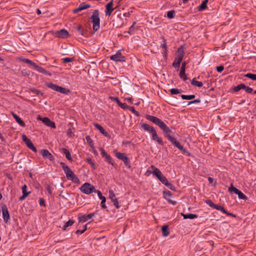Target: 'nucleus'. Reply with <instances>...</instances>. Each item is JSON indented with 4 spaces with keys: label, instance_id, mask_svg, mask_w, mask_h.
Masks as SVG:
<instances>
[{
    "label": "nucleus",
    "instance_id": "nucleus-57",
    "mask_svg": "<svg viewBox=\"0 0 256 256\" xmlns=\"http://www.w3.org/2000/svg\"><path fill=\"white\" fill-rule=\"evenodd\" d=\"M129 110L137 116H140V113L135 110L134 106L130 107Z\"/></svg>",
    "mask_w": 256,
    "mask_h": 256
},
{
    "label": "nucleus",
    "instance_id": "nucleus-14",
    "mask_svg": "<svg viewBox=\"0 0 256 256\" xmlns=\"http://www.w3.org/2000/svg\"><path fill=\"white\" fill-rule=\"evenodd\" d=\"M150 134L152 135V138L153 140L156 141L158 144L161 146L164 145V142H162V138L158 136L156 130L151 132Z\"/></svg>",
    "mask_w": 256,
    "mask_h": 256
},
{
    "label": "nucleus",
    "instance_id": "nucleus-40",
    "mask_svg": "<svg viewBox=\"0 0 256 256\" xmlns=\"http://www.w3.org/2000/svg\"><path fill=\"white\" fill-rule=\"evenodd\" d=\"M228 190L230 192H234L236 194L240 191V190L237 188L233 186L232 184H231L230 186L228 188Z\"/></svg>",
    "mask_w": 256,
    "mask_h": 256
},
{
    "label": "nucleus",
    "instance_id": "nucleus-31",
    "mask_svg": "<svg viewBox=\"0 0 256 256\" xmlns=\"http://www.w3.org/2000/svg\"><path fill=\"white\" fill-rule=\"evenodd\" d=\"M151 168L153 170L152 171V174L154 175L156 177L160 174H161V171L158 168H157L155 167L153 165L151 166Z\"/></svg>",
    "mask_w": 256,
    "mask_h": 256
},
{
    "label": "nucleus",
    "instance_id": "nucleus-4",
    "mask_svg": "<svg viewBox=\"0 0 256 256\" xmlns=\"http://www.w3.org/2000/svg\"><path fill=\"white\" fill-rule=\"evenodd\" d=\"M80 189L83 193L86 194H89L95 190L94 186L88 182L83 184Z\"/></svg>",
    "mask_w": 256,
    "mask_h": 256
},
{
    "label": "nucleus",
    "instance_id": "nucleus-18",
    "mask_svg": "<svg viewBox=\"0 0 256 256\" xmlns=\"http://www.w3.org/2000/svg\"><path fill=\"white\" fill-rule=\"evenodd\" d=\"M178 148L183 154H186L188 156H191V154L183 147V146L177 140L176 144H174Z\"/></svg>",
    "mask_w": 256,
    "mask_h": 256
},
{
    "label": "nucleus",
    "instance_id": "nucleus-9",
    "mask_svg": "<svg viewBox=\"0 0 256 256\" xmlns=\"http://www.w3.org/2000/svg\"><path fill=\"white\" fill-rule=\"evenodd\" d=\"M2 210L4 220L6 223H7L8 220L10 219V216L8 208L6 204H4L2 205Z\"/></svg>",
    "mask_w": 256,
    "mask_h": 256
},
{
    "label": "nucleus",
    "instance_id": "nucleus-53",
    "mask_svg": "<svg viewBox=\"0 0 256 256\" xmlns=\"http://www.w3.org/2000/svg\"><path fill=\"white\" fill-rule=\"evenodd\" d=\"M243 90H244L248 94H251L253 91V89L252 88L246 86L244 84V86Z\"/></svg>",
    "mask_w": 256,
    "mask_h": 256
},
{
    "label": "nucleus",
    "instance_id": "nucleus-36",
    "mask_svg": "<svg viewBox=\"0 0 256 256\" xmlns=\"http://www.w3.org/2000/svg\"><path fill=\"white\" fill-rule=\"evenodd\" d=\"M136 22H134L130 26L129 28L128 33L132 35L133 34L135 30H136V28H134V25L136 24Z\"/></svg>",
    "mask_w": 256,
    "mask_h": 256
},
{
    "label": "nucleus",
    "instance_id": "nucleus-38",
    "mask_svg": "<svg viewBox=\"0 0 256 256\" xmlns=\"http://www.w3.org/2000/svg\"><path fill=\"white\" fill-rule=\"evenodd\" d=\"M86 161L91 166L94 170L96 168L94 163L92 161V160L90 157L87 158Z\"/></svg>",
    "mask_w": 256,
    "mask_h": 256
},
{
    "label": "nucleus",
    "instance_id": "nucleus-48",
    "mask_svg": "<svg viewBox=\"0 0 256 256\" xmlns=\"http://www.w3.org/2000/svg\"><path fill=\"white\" fill-rule=\"evenodd\" d=\"M62 62L66 64L72 62L74 60V58H65L62 59Z\"/></svg>",
    "mask_w": 256,
    "mask_h": 256
},
{
    "label": "nucleus",
    "instance_id": "nucleus-8",
    "mask_svg": "<svg viewBox=\"0 0 256 256\" xmlns=\"http://www.w3.org/2000/svg\"><path fill=\"white\" fill-rule=\"evenodd\" d=\"M38 119L42 121V122L44 123L46 126H50L54 128H56L55 123L54 122L50 120L47 117L41 118L40 116H38Z\"/></svg>",
    "mask_w": 256,
    "mask_h": 256
},
{
    "label": "nucleus",
    "instance_id": "nucleus-17",
    "mask_svg": "<svg viewBox=\"0 0 256 256\" xmlns=\"http://www.w3.org/2000/svg\"><path fill=\"white\" fill-rule=\"evenodd\" d=\"M56 36L60 38H67L69 36L68 32L65 29H62L56 32Z\"/></svg>",
    "mask_w": 256,
    "mask_h": 256
},
{
    "label": "nucleus",
    "instance_id": "nucleus-49",
    "mask_svg": "<svg viewBox=\"0 0 256 256\" xmlns=\"http://www.w3.org/2000/svg\"><path fill=\"white\" fill-rule=\"evenodd\" d=\"M238 195V198L242 200H246L247 198L245 194H244L240 190L236 194Z\"/></svg>",
    "mask_w": 256,
    "mask_h": 256
},
{
    "label": "nucleus",
    "instance_id": "nucleus-51",
    "mask_svg": "<svg viewBox=\"0 0 256 256\" xmlns=\"http://www.w3.org/2000/svg\"><path fill=\"white\" fill-rule=\"evenodd\" d=\"M215 209L217 210H220L221 212H222L223 213L224 212H226V210L224 209V208L223 207V206H221L220 205H218V204H216V206L214 207Z\"/></svg>",
    "mask_w": 256,
    "mask_h": 256
},
{
    "label": "nucleus",
    "instance_id": "nucleus-55",
    "mask_svg": "<svg viewBox=\"0 0 256 256\" xmlns=\"http://www.w3.org/2000/svg\"><path fill=\"white\" fill-rule=\"evenodd\" d=\"M108 193H109V198L110 199L111 201L112 202L115 198H114L115 194L112 190H110L108 192Z\"/></svg>",
    "mask_w": 256,
    "mask_h": 256
},
{
    "label": "nucleus",
    "instance_id": "nucleus-64",
    "mask_svg": "<svg viewBox=\"0 0 256 256\" xmlns=\"http://www.w3.org/2000/svg\"><path fill=\"white\" fill-rule=\"evenodd\" d=\"M216 70L218 72H221L224 69V67L222 66H218L216 68Z\"/></svg>",
    "mask_w": 256,
    "mask_h": 256
},
{
    "label": "nucleus",
    "instance_id": "nucleus-28",
    "mask_svg": "<svg viewBox=\"0 0 256 256\" xmlns=\"http://www.w3.org/2000/svg\"><path fill=\"white\" fill-rule=\"evenodd\" d=\"M208 0H204L201 4L198 6V10L199 11H202L206 10L207 8V4Z\"/></svg>",
    "mask_w": 256,
    "mask_h": 256
},
{
    "label": "nucleus",
    "instance_id": "nucleus-50",
    "mask_svg": "<svg viewBox=\"0 0 256 256\" xmlns=\"http://www.w3.org/2000/svg\"><path fill=\"white\" fill-rule=\"evenodd\" d=\"M205 202L210 207L214 208L216 204H214L211 200H205Z\"/></svg>",
    "mask_w": 256,
    "mask_h": 256
},
{
    "label": "nucleus",
    "instance_id": "nucleus-45",
    "mask_svg": "<svg viewBox=\"0 0 256 256\" xmlns=\"http://www.w3.org/2000/svg\"><path fill=\"white\" fill-rule=\"evenodd\" d=\"M86 140L89 146L91 147L94 146V142L92 139L91 138L90 136H86Z\"/></svg>",
    "mask_w": 256,
    "mask_h": 256
},
{
    "label": "nucleus",
    "instance_id": "nucleus-1",
    "mask_svg": "<svg viewBox=\"0 0 256 256\" xmlns=\"http://www.w3.org/2000/svg\"><path fill=\"white\" fill-rule=\"evenodd\" d=\"M145 118L146 120L152 122L158 126L163 132L164 136L172 144L177 142L176 138L170 135L172 132V130L168 127L163 121L158 117L151 116L150 114H146Z\"/></svg>",
    "mask_w": 256,
    "mask_h": 256
},
{
    "label": "nucleus",
    "instance_id": "nucleus-56",
    "mask_svg": "<svg viewBox=\"0 0 256 256\" xmlns=\"http://www.w3.org/2000/svg\"><path fill=\"white\" fill-rule=\"evenodd\" d=\"M27 146L30 150H32L33 152H37V149L34 146L32 142L31 143L29 144L28 146Z\"/></svg>",
    "mask_w": 256,
    "mask_h": 256
},
{
    "label": "nucleus",
    "instance_id": "nucleus-61",
    "mask_svg": "<svg viewBox=\"0 0 256 256\" xmlns=\"http://www.w3.org/2000/svg\"><path fill=\"white\" fill-rule=\"evenodd\" d=\"M200 102H201V100L200 99H196V100H194L192 101L188 102V105H190V104H196V103H200Z\"/></svg>",
    "mask_w": 256,
    "mask_h": 256
},
{
    "label": "nucleus",
    "instance_id": "nucleus-13",
    "mask_svg": "<svg viewBox=\"0 0 256 256\" xmlns=\"http://www.w3.org/2000/svg\"><path fill=\"white\" fill-rule=\"evenodd\" d=\"M94 213H90L88 215H85L80 214L78 215V221L79 222H86L88 220L91 219L94 216Z\"/></svg>",
    "mask_w": 256,
    "mask_h": 256
},
{
    "label": "nucleus",
    "instance_id": "nucleus-11",
    "mask_svg": "<svg viewBox=\"0 0 256 256\" xmlns=\"http://www.w3.org/2000/svg\"><path fill=\"white\" fill-rule=\"evenodd\" d=\"M164 198L170 204L174 206L176 204V201L172 200L170 198L172 196V194L169 190H164L163 192Z\"/></svg>",
    "mask_w": 256,
    "mask_h": 256
},
{
    "label": "nucleus",
    "instance_id": "nucleus-6",
    "mask_svg": "<svg viewBox=\"0 0 256 256\" xmlns=\"http://www.w3.org/2000/svg\"><path fill=\"white\" fill-rule=\"evenodd\" d=\"M110 58L116 62H124L126 61V57L122 55L120 50L118 51L116 54L110 56Z\"/></svg>",
    "mask_w": 256,
    "mask_h": 256
},
{
    "label": "nucleus",
    "instance_id": "nucleus-2",
    "mask_svg": "<svg viewBox=\"0 0 256 256\" xmlns=\"http://www.w3.org/2000/svg\"><path fill=\"white\" fill-rule=\"evenodd\" d=\"M100 12L98 10H95L90 17L92 23V29L94 32H96L100 27Z\"/></svg>",
    "mask_w": 256,
    "mask_h": 256
},
{
    "label": "nucleus",
    "instance_id": "nucleus-22",
    "mask_svg": "<svg viewBox=\"0 0 256 256\" xmlns=\"http://www.w3.org/2000/svg\"><path fill=\"white\" fill-rule=\"evenodd\" d=\"M141 127L144 130L148 132L150 134L155 130V128L153 126L146 124H142L141 125Z\"/></svg>",
    "mask_w": 256,
    "mask_h": 256
},
{
    "label": "nucleus",
    "instance_id": "nucleus-5",
    "mask_svg": "<svg viewBox=\"0 0 256 256\" xmlns=\"http://www.w3.org/2000/svg\"><path fill=\"white\" fill-rule=\"evenodd\" d=\"M60 165L62 166V170L66 175V177L70 180L75 174L64 162H60Z\"/></svg>",
    "mask_w": 256,
    "mask_h": 256
},
{
    "label": "nucleus",
    "instance_id": "nucleus-54",
    "mask_svg": "<svg viewBox=\"0 0 256 256\" xmlns=\"http://www.w3.org/2000/svg\"><path fill=\"white\" fill-rule=\"evenodd\" d=\"M70 180L76 184H79L80 182L79 178L75 174Z\"/></svg>",
    "mask_w": 256,
    "mask_h": 256
},
{
    "label": "nucleus",
    "instance_id": "nucleus-21",
    "mask_svg": "<svg viewBox=\"0 0 256 256\" xmlns=\"http://www.w3.org/2000/svg\"><path fill=\"white\" fill-rule=\"evenodd\" d=\"M182 56H176L173 62L172 66L176 68H178L180 66V64L182 61Z\"/></svg>",
    "mask_w": 256,
    "mask_h": 256
},
{
    "label": "nucleus",
    "instance_id": "nucleus-29",
    "mask_svg": "<svg viewBox=\"0 0 256 256\" xmlns=\"http://www.w3.org/2000/svg\"><path fill=\"white\" fill-rule=\"evenodd\" d=\"M186 64V62H184L182 63V66L180 68V77H182V76H184L185 74Z\"/></svg>",
    "mask_w": 256,
    "mask_h": 256
},
{
    "label": "nucleus",
    "instance_id": "nucleus-27",
    "mask_svg": "<svg viewBox=\"0 0 256 256\" xmlns=\"http://www.w3.org/2000/svg\"><path fill=\"white\" fill-rule=\"evenodd\" d=\"M20 60L24 62L29 64L30 66H32L34 67V68L36 65V64L35 62H34L32 61L31 60H30L28 58H20Z\"/></svg>",
    "mask_w": 256,
    "mask_h": 256
},
{
    "label": "nucleus",
    "instance_id": "nucleus-33",
    "mask_svg": "<svg viewBox=\"0 0 256 256\" xmlns=\"http://www.w3.org/2000/svg\"><path fill=\"white\" fill-rule=\"evenodd\" d=\"M180 96L182 100H190L194 99L196 96L194 94H190V95L182 94Z\"/></svg>",
    "mask_w": 256,
    "mask_h": 256
},
{
    "label": "nucleus",
    "instance_id": "nucleus-16",
    "mask_svg": "<svg viewBox=\"0 0 256 256\" xmlns=\"http://www.w3.org/2000/svg\"><path fill=\"white\" fill-rule=\"evenodd\" d=\"M110 98L111 100H112L116 102L118 106H120L121 108L124 110H126L129 108L126 103H122L118 97L110 96Z\"/></svg>",
    "mask_w": 256,
    "mask_h": 256
},
{
    "label": "nucleus",
    "instance_id": "nucleus-41",
    "mask_svg": "<svg viewBox=\"0 0 256 256\" xmlns=\"http://www.w3.org/2000/svg\"><path fill=\"white\" fill-rule=\"evenodd\" d=\"M30 91L34 94H36L38 96H43L44 94L41 92L40 90H37L35 88H32L30 89Z\"/></svg>",
    "mask_w": 256,
    "mask_h": 256
},
{
    "label": "nucleus",
    "instance_id": "nucleus-58",
    "mask_svg": "<svg viewBox=\"0 0 256 256\" xmlns=\"http://www.w3.org/2000/svg\"><path fill=\"white\" fill-rule=\"evenodd\" d=\"M45 187H46V190L48 191V194H50V195H52V192L51 190V188H50V186L48 184H45Z\"/></svg>",
    "mask_w": 256,
    "mask_h": 256
},
{
    "label": "nucleus",
    "instance_id": "nucleus-63",
    "mask_svg": "<svg viewBox=\"0 0 256 256\" xmlns=\"http://www.w3.org/2000/svg\"><path fill=\"white\" fill-rule=\"evenodd\" d=\"M26 188H27V186L26 184H24L22 186V194H28L30 192H27L26 190Z\"/></svg>",
    "mask_w": 256,
    "mask_h": 256
},
{
    "label": "nucleus",
    "instance_id": "nucleus-34",
    "mask_svg": "<svg viewBox=\"0 0 256 256\" xmlns=\"http://www.w3.org/2000/svg\"><path fill=\"white\" fill-rule=\"evenodd\" d=\"M244 77L248 78L252 80H256V74L248 73L246 74H244Z\"/></svg>",
    "mask_w": 256,
    "mask_h": 256
},
{
    "label": "nucleus",
    "instance_id": "nucleus-3",
    "mask_svg": "<svg viewBox=\"0 0 256 256\" xmlns=\"http://www.w3.org/2000/svg\"><path fill=\"white\" fill-rule=\"evenodd\" d=\"M114 154L117 158L123 161L126 166L128 168H130V158L126 156V154L125 153H121L117 150H115L114 151Z\"/></svg>",
    "mask_w": 256,
    "mask_h": 256
},
{
    "label": "nucleus",
    "instance_id": "nucleus-37",
    "mask_svg": "<svg viewBox=\"0 0 256 256\" xmlns=\"http://www.w3.org/2000/svg\"><path fill=\"white\" fill-rule=\"evenodd\" d=\"M244 84H238L236 86H234L232 89L234 92H238L240 91V90H243L244 88Z\"/></svg>",
    "mask_w": 256,
    "mask_h": 256
},
{
    "label": "nucleus",
    "instance_id": "nucleus-32",
    "mask_svg": "<svg viewBox=\"0 0 256 256\" xmlns=\"http://www.w3.org/2000/svg\"><path fill=\"white\" fill-rule=\"evenodd\" d=\"M46 86L48 88H50L55 91L57 90L58 87V86L57 84H54L52 82H48L46 84Z\"/></svg>",
    "mask_w": 256,
    "mask_h": 256
},
{
    "label": "nucleus",
    "instance_id": "nucleus-30",
    "mask_svg": "<svg viewBox=\"0 0 256 256\" xmlns=\"http://www.w3.org/2000/svg\"><path fill=\"white\" fill-rule=\"evenodd\" d=\"M191 84L193 86H196L198 88H200L203 86V84L201 82H198L196 80L195 78H193L191 82Z\"/></svg>",
    "mask_w": 256,
    "mask_h": 256
},
{
    "label": "nucleus",
    "instance_id": "nucleus-60",
    "mask_svg": "<svg viewBox=\"0 0 256 256\" xmlns=\"http://www.w3.org/2000/svg\"><path fill=\"white\" fill-rule=\"evenodd\" d=\"M112 202H113V204L116 208H120L119 203L117 198H114V200Z\"/></svg>",
    "mask_w": 256,
    "mask_h": 256
},
{
    "label": "nucleus",
    "instance_id": "nucleus-62",
    "mask_svg": "<svg viewBox=\"0 0 256 256\" xmlns=\"http://www.w3.org/2000/svg\"><path fill=\"white\" fill-rule=\"evenodd\" d=\"M34 69L37 71H38L40 73H42L43 70H44V68L41 67V66H38V65H36V66H35V68H34Z\"/></svg>",
    "mask_w": 256,
    "mask_h": 256
},
{
    "label": "nucleus",
    "instance_id": "nucleus-59",
    "mask_svg": "<svg viewBox=\"0 0 256 256\" xmlns=\"http://www.w3.org/2000/svg\"><path fill=\"white\" fill-rule=\"evenodd\" d=\"M162 48H163L165 50H166V48H167V46H166V40L164 38L162 37Z\"/></svg>",
    "mask_w": 256,
    "mask_h": 256
},
{
    "label": "nucleus",
    "instance_id": "nucleus-52",
    "mask_svg": "<svg viewBox=\"0 0 256 256\" xmlns=\"http://www.w3.org/2000/svg\"><path fill=\"white\" fill-rule=\"evenodd\" d=\"M77 30L79 33L82 36L84 35V32H86V30L82 27V26H78L77 28Z\"/></svg>",
    "mask_w": 256,
    "mask_h": 256
},
{
    "label": "nucleus",
    "instance_id": "nucleus-15",
    "mask_svg": "<svg viewBox=\"0 0 256 256\" xmlns=\"http://www.w3.org/2000/svg\"><path fill=\"white\" fill-rule=\"evenodd\" d=\"M90 4H86L85 3L82 2L79 5V6L78 8L74 9L72 12L74 14H76L82 10L90 8Z\"/></svg>",
    "mask_w": 256,
    "mask_h": 256
},
{
    "label": "nucleus",
    "instance_id": "nucleus-46",
    "mask_svg": "<svg viewBox=\"0 0 256 256\" xmlns=\"http://www.w3.org/2000/svg\"><path fill=\"white\" fill-rule=\"evenodd\" d=\"M74 220H70L68 222H67L65 224L64 226V230H66V228L68 226H72L74 223Z\"/></svg>",
    "mask_w": 256,
    "mask_h": 256
},
{
    "label": "nucleus",
    "instance_id": "nucleus-12",
    "mask_svg": "<svg viewBox=\"0 0 256 256\" xmlns=\"http://www.w3.org/2000/svg\"><path fill=\"white\" fill-rule=\"evenodd\" d=\"M113 0H112L110 2L106 4V10L105 11V14L106 16H110L112 11L118 7V6H116L115 8H113Z\"/></svg>",
    "mask_w": 256,
    "mask_h": 256
},
{
    "label": "nucleus",
    "instance_id": "nucleus-39",
    "mask_svg": "<svg viewBox=\"0 0 256 256\" xmlns=\"http://www.w3.org/2000/svg\"><path fill=\"white\" fill-rule=\"evenodd\" d=\"M170 92L171 94H177L182 92V90L178 88H171L170 90Z\"/></svg>",
    "mask_w": 256,
    "mask_h": 256
},
{
    "label": "nucleus",
    "instance_id": "nucleus-25",
    "mask_svg": "<svg viewBox=\"0 0 256 256\" xmlns=\"http://www.w3.org/2000/svg\"><path fill=\"white\" fill-rule=\"evenodd\" d=\"M181 215L184 217V219H194L198 217L197 214H184V213H181Z\"/></svg>",
    "mask_w": 256,
    "mask_h": 256
},
{
    "label": "nucleus",
    "instance_id": "nucleus-23",
    "mask_svg": "<svg viewBox=\"0 0 256 256\" xmlns=\"http://www.w3.org/2000/svg\"><path fill=\"white\" fill-rule=\"evenodd\" d=\"M162 232L164 236H167L170 234L168 226V225H164L162 227Z\"/></svg>",
    "mask_w": 256,
    "mask_h": 256
},
{
    "label": "nucleus",
    "instance_id": "nucleus-7",
    "mask_svg": "<svg viewBox=\"0 0 256 256\" xmlns=\"http://www.w3.org/2000/svg\"><path fill=\"white\" fill-rule=\"evenodd\" d=\"M100 154L102 157L104 158L105 160L112 166H114L115 163L110 155L108 154L103 148H100Z\"/></svg>",
    "mask_w": 256,
    "mask_h": 256
},
{
    "label": "nucleus",
    "instance_id": "nucleus-42",
    "mask_svg": "<svg viewBox=\"0 0 256 256\" xmlns=\"http://www.w3.org/2000/svg\"><path fill=\"white\" fill-rule=\"evenodd\" d=\"M22 140L25 142L26 146L32 142V141L30 139L27 138V136L25 134H23L22 136Z\"/></svg>",
    "mask_w": 256,
    "mask_h": 256
},
{
    "label": "nucleus",
    "instance_id": "nucleus-47",
    "mask_svg": "<svg viewBox=\"0 0 256 256\" xmlns=\"http://www.w3.org/2000/svg\"><path fill=\"white\" fill-rule=\"evenodd\" d=\"M100 198L102 200L100 205H101L102 208H104V209L106 208V206L105 204V202H106V198L104 196L102 197H100Z\"/></svg>",
    "mask_w": 256,
    "mask_h": 256
},
{
    "label": "nucleus",
    "instance_id": "nucleus-19",
    "mask_svg": "<svg viewBox=\"0 0 256 256\" xmlns=\"http://www.w3.org/2000/svg\"><path fill=\"white\" fill-rule=\"evenodd\" d=\"M60 151L66 155V158L70 162L73 161L71 154L69 150L66 148H60Z\"/></svg>",
    "mask_w": 256,
    "mask_h": 256
},
{
    "label": "nucleus",
    "instance_id": "nucleus-43",
    "mask_svg": "<svg viewBox=\"0 0 256 256\" xmlns=\"http://www.w3.org/2000/svg\"><path fill=\"white\" fill-rule=\"evenodd\" d=\"M22 140L25 142L26 146L32 142V141L30 139L27 138V136L25 134H23L22 136Z\"/></svg>",
    "mask_w": 256,
    "mask_h": 256
},
{
    "label": "nucleus",
    "instance_id": "nucleus-44",
    "mask_svg": "<svg viewBox=\"0 0 256 256\" xmlns=\"http://www.w3.org/2000/svg\"><path fill=\"white\" fill-rule=\"evenodd\" d=\"M175 13L176 12L174 10L168 11L167 12V17L170 19H172L174 18Z\"/></svg>",
    "mask_w": 256,
    "mask_h": 256
},
{
    "label": "nucleus",
    "instance_id": "nucleus-20",
    "mask_svg": "<svg viewBox=\"0 0 256 256\" xmlns=\"http://www.w3.org/2000/svg\"><path fill=\"white\" fill-rule=\"evenodd\" d=\"M94 126L96 128L99 130L100 132L104 135L105 136L108 137L109 136L108 133L105 130L100 124L97 123L94 124Z\"/></svg>",
    "mask_w": 256,
    "mask_h": 256
},
{
    "label": "nucleus",
    "instance_id": "nucleus-35",
    "mask_svg": "<svg viewBox=\"0 0 256 256\" xmlns=\"http://www.w3.org/2000/svg\"><path fill=\"white\" fill-rule=\"evenodd\" d=\"M177 52L178 54V56H182V58H183L184 55V47L182 46H181L177 50Z\"/></svg>",
    "mask_w": 256,
    "mask_h": 256
},
{
    "label": "nucleus",
    "instance_id": "nucleus-24",
    "mask_svg": "<svg viewBox=\"0 0 256 256\" xmlns=\"http://www.w3.org/2000/svg\"><path fill=\"white\" fill-rule=\"evenodd\" d=\"M12 115L13 117L15 119V120H16V122L20 126H24V127L25 126L24 122L22 120V119L18 116H17L16 114H15L14 112L12 113Z\"/></svg>",
    "mask_w": 256,
    "mask_h": 256
},
{
    "label": "nucleus",
    "instance_id": "nucleus-10",
    "mask_svg": "<svg viewBox=\"0 0 256 256\" xmlns=\"http://www.w3.org/2000/svg\"><path fill=\"white\" fill-rule=\"evenodd\" d=\"M40 153L44 158L48 159L50 161H54V156L46 149L41 150Z\"/></svg>",
    "mask_w": 256,
    "mask_h": 256
},
{
    "label": "nucleus",
    "instance_id": "nucleus-26",
    "mask_svg": "<svg viewBox=\"0 0 256 256\" xmlns=\"http://www.w3.org/2000/svg\"><path fill=\"white\" fill-rule=\"evenodd\" d=\"M56 92L66 94H68L70 92V90L60 86H58Z\"/></svg>",
    "mask_w": 256,
    "mask_h": 256
}]
</instances>
